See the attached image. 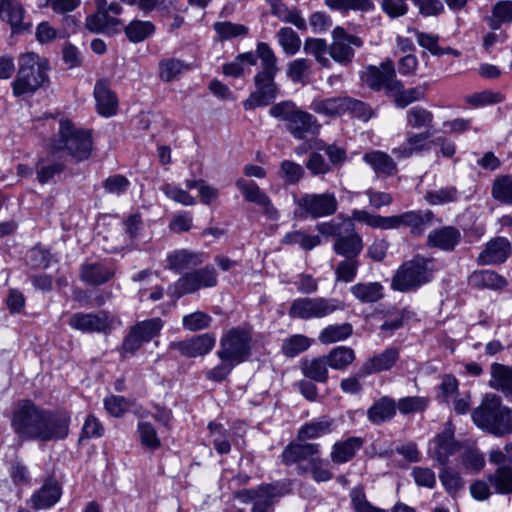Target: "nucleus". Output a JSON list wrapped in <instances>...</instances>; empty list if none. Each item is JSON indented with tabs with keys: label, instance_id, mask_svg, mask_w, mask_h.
Segmentation results:
<instances>
[{
	"label": "nucleus",
	"instance_id": "obj_1",
	"mask_svg": "<svg viewBox=\"0 0 512 512\" xmlns=\"http://www.w3.org/2000/svg\"><path fill=\"white\" fill-rule=\"evenodd\" d=\"M71 418L65 410H47L25 399L17 403L12 413L11 427L25 441L63 440L69 434Z\"/></svg>",
	"mask_w": 512,
	"mask_h": 512
},
{
	"label": "nucleus",
	"instance_id": "obj_2",
	"mask_svg": "<svg viewBox=\"0 0 512 512\" xmlns=\"http://www.w3.org/2000/svg\"><path fill=\"white\" fill-rule=\"evenodd\" d=\"M252 354V334L247 327H233L225 331L220 338L216 352L220 363L209 369L205 376L213 382L224 381L232 370L246 362Z\"/></svg>",
	"mask_w": 512,
	"mask_h": 512
},
{
	"label": "nucleus",
	"instance_id": "obj_3",
	"mask_svg": "<svg viewBox=\"0 0 512 512\" xmlns=\"http://www.w3.org/2000/svg\"><path fill=\"white\" fill-rule=\"evenodd\" d=\"M17 64L16 76L10 83L14 97H32L48 84L50 64L45 57L35 52H25L18 56Z\"/></svg>",
	"mask_w": 512,
	"mask_h": 512
},
{
	"label": "nucleus",
	"instance_id": "obj_4",
	"mask_svg": "<svg viewBox=\"0 0 512 512\" xmlns=\"http://www.w3.org/2000/svg\"><path fill=\"white\" fill-rule=\"evenodd\" d=\"M269 115L282 121L285 130L297 140L318 135L322 127L313 114L299 108L291 100L273 104L269 110Z\"/></svg>",
	"mask_w": 512,
	"mask_h": 512
},
{
	"label": "nucleus",
	"instance_id": "obj_5",
	"mask_svg": "<svg viewBox=\"0 0 512 512\" xmlns=\"http://www.w3.org/2000/svg\"><path fill=\"white\" fill-rule=\"evenodd\" d=\"M474 423L496 436L512 433L511 409L502 405L500 396L489 393L472 413Z\"/></svg>",
	"mask_w": 512,
	"mask_h": 512
},
{
	"label": "nucleus",
	"instance_id": "obj_6",
	"mask_svg": "<svg viewBox=\"0 0 512 512\" xmlns=\"http://www.w3.org/2000/svg\"><path fill=\"white\" fill-rule=\"evenodd\" d=\"M433 260L415 256L399 266L391 281V289L399 292L416 291L433 278Z\"/></svg>",
	"mask_w": 512,
	"mask_h": 512
},
{
	"label": "nucleus",
	"instance_id": "obj_7",
	"mask_svg": "<svg viewBox=\"0 0 512 512\" xmlns=\"http://www.w3.org/2000/svg\"><path fill=\"white\" fill-rule=\"evenodd\" d=\"M57 150H65L77 162L88 159L92 151V139L89 132L77 130L71 121L62 119L59 127Z\"/></svg>",
	"mask_w": 512,
	"mask_h": 512
},
{
	"label": "nucleus",
	"instance_id": "obj_8",
	"mask_svg": "<svg viewBox=\"0 0 512 512\" xmlns=\"http://www.w3.org/2000/svg\"><path fill=\"white\" fill-rule=\"evenodd\" d=\"M340 309V302L334 298L300 297L293 300L288 314L294 319L310 320L327 317Z\"/></svg>",
	"mask_w": 512,
	"mask_h": 512
},
{
	"label": "nucleus",
	"instance_id": "obj_9",
	"mask_svg": "<svg viewBox=\"0 0 512 512\" xmlns=\"http://www.w3.org/2000/svg\"><path fill=\"white\" fill-rule=\"evenodd\" d=\"M163 328L160 318L139 321L130 327L122 342V351L129 354L137 352L143 344L150 342L159 335Z\"/></svg>",
	"mask_w": 512,
	"mask_h": 512
},
{
	"label": "nucleus",
	"instance_id": "obj_10",
	"mask_svg": "<svg viewBox=\"0 0 512 512\" xmlns=\"http://www.w3.org/2000/svg\"><path fill=\"white\" fill-rule=\"evenodd\" d=\"M302 214L311 218L327 217L335 214L338 202L334 193H304L295 199Z\"/></svg>",
	"mask_w": 512,
	"mask_h": 512
},
{
	"label": "nucleus",
	"instance_id": "obj_11",
	"mask_svg": "<svg viewBox=\"0 0 512 512\" xmlns=\"http://www.w3.org/2000/svg\"><path fill=\"white\" fill-rule=\"evenodd\" d=\"M217 285V272L213 266H205L181 276L172 286L173 294L181 297L196 292L201 288Z\"/></svg>",
	"mask_w": 512,
	"mask_h": 512
},
{
	"label": "nucleus",
	"instance_id": "obj_12",
	"mask_svg": "<svg viewBox=\"0 0 512 512\" xmlns=\"http://www.w3.org/2000/svg\"><path fill=\"white\" fill-rule=\"evenodd\" d=\"M362 81L371 89L379 91L385 89L392 92L401 86V82L396 79L394 64L387 60L377 66H368L361 75Z\"/></svg>",
	"mask_w": 512,
	"mask_h": 512
},
{
	"label": "nucleus",
	"instance_id": "obj_13",
	"mask_svg": "<svg viewBox=\"0 0 512 512\" xmlns=\"http://www.w3.org/2000/svg\"><path fill=\"white\" fill-rule=\"evenodd\" d=\"M332 43L329 46V55L340 64H348L352 61L354 47L360 48L363 41L360 37L349 34L343 27L336 26L332 32Z\"/></svg>",
	"mask_w": 512,
	"mask_h": 512
},
{
	"label": "nucleus",
	"instance_id": "obj_14",
	"mask_svg": "<svg viewBox=\"0 0 512 512\" xmlns=\"http://www.w3.org/2000/svg\"><path fill=\"white\" fill-rule=\"evenodd\" d=\"M115 319L106 311L97 313H74L69 319L72 329L83 333H109L114 329Z\"/></svg>",
	"mask_w": 512,
	"mask_h": 512
},
{
	"label": "nucleus",
	"instance_id": "obj_15",
	"mask_svg": "<svg viewBox=\"0 0 512 512\" xmlns=\"http://www.w3.org/2000/svg\"><path fill=\"white\" fill-rule=\"evenodd\" d=\"M291 490V484L288 481H276L268 484H261L256 488L242 489L236 492L235 497L242 503L253 502L265 504L271 499L283 497Z\"/></svg>",
	"mask_w": 512,
	"mask_h": 512
},
{
	"label": "nucleus",
	"instance_id": "obj_16",
	"mask_svg": "<svg viewBox=\"0 0 512 512\" xmlns=\"http://www.w3.org/2000/svg\"><path fill=\"white\" fill-rule=\"evenodd\" d=\"M507 453L499 449L489 453V461L498 465L496 470L488 475V481L497 494H512V466L504 464Z\"/></svg>",
	"mask_w": 512,
	"mask_h": 512
},
{
	"label": "nucleus",
	"instance_id": "obj_17",
	"mask_svg": "<svg viewBox=\"0 0 512 512\" xmlns=\"http://www.w3.org/2000/svg\"><path fill=\"white\" fill-rule=\"evenodd\" d=\"M235 184L241 191L244 199L247 202L254 203L261 207L263 213L269 220L276 221L279 219V211L273 205L270 197L260 189L257 183L252 180L239 178Z\"/></svg>",
	"mask_w": 512,
	"mask_h": 512
},
{
	"label": "nucleus",
	"instance_id": "obj_18",
	"mask_svg": "<svg viewBox=\"0 0 512 512\" xmlns=\"http://www.w3.org/2000/svg\"><path fill=\"white\" fill-rule=\"evenodd\" d=\"M255 91L244 101L245 110L270 105L279 94V87L275 77H254Z\"/></svg>",
	"mask_w": 512,
	"mask_h": 512
},
{
	"label": "nucleus",
	"instance_id": "obj_19",
	"mask_svg": "<svg viewBox=\"0 0 512 512\" xmlns=\"http://www.w3.org/2000/svg\"><path fill=\"white\" fill-rule=\"evenodd\" d=\"M215 346V337L205 333L187 340L174 341L169 344L170 350L178 351L182 356L195 358L208 354Z\"/></svg>",
	"mask_w": 512,
	"mask_h": 512
},
{
	"label": "nucleus",
	"instance_id": "obj_20",
	"mask_svg": "<svg viewBox=\"0 0 512 512\" xmlns=\"http://www.w3.org/2000/svg\"><path fill=\"white\" fill-rule=\"evenodd\" d=\"M431 133L424 131L421 133L407 132L403 143L392 149V154L397 159H408L415 155H421L431 150L432 141L429 140Z\"/></svg>",
	"mask_w": 512,
	"mask_h": 512
},
{
	"label": "nucleus",
	"instance_id": "obj_21",
	"mask_svg": "<svg viewBox=\"0 0 512 512\" xmlns=\"http://www.w3.org/2000/svg\"><path fill=\"white\" fill-rule=\"evenodd\" d=\"M460 449V444L454 439V432L450 427L445 428L429 443V454L441 465H446L449 458Z\"/></svg>",
	"mask_w": 512,
	"mask_h": 512
},
{
	"label": "nucleus",
	"instance_id": "obj_22",
	"mask_svg": "<svg viewBox=\"0 0 512 512\" xmlns=\"http://www.w3.org/2000/svg\"><path fill=\"white\" fill-rule=\"evenodd\" d=\"M115 275L114 266L107 261L85 262L79 269V277L89 286H99L109 282Z\"/></svg>",
	"mask_w": 512,
	"mask_h": 512
},
{
	"label": "nucleus",
	"instance_id": "obj_23",
	"mask_svg": "<svg viewBox=\"0 0 512 512\" xmlns=\"http://www.w3.org/2000/svg\"><path fill=\"white\" fill-rule=\"evenodd\" d=\"M321 446L319 443H308L304 441L290 442L281 453V462L286 466L301 463L310 460L312 457L319 455Z\"/></svg>",
	"mask_w": 512,
	"mask_h": 512
},
{
	"label": "nucleus",
	"instance_id": "obj_24",
	"mask_svg": "<svg viewBox=\"0 0 512 512\" xmlns=\"http://www.w3.org/2000/svg\"><path fill=\"white\" fill-rule=\"evenodd\" d=\"M510 251L511 245L507 238L496 237L486 243L477 261L481 265L500 264L506 261Z\"/></svg>",
	"mask_w": 512,
	"mask_h": 512
},
{
	"label": "nucleus",
	"instance_id": "obj_25",
	"mask_svg": "<svg viewBox=\"0 0 512 512\" xmlns=\"http://www.w3.org/2000/svg\"><path fill=\"white\" fill-rule=\"evenodd\" d=\"M461 232L454 226H443L429 232L427 246L442 251H452L460 243Z\"/></svg>",
	"mask_w": 512,
	"mask_h": 512
},
{
	"label": "nucleus",
	"instance_id": "obj_26",
	"mask_svg": "<svg viewBox=\"0 0 512 512\" xmlns=\"http://www.w3.org/2000/svg\"><path fill=\"white\" fill-rule=\"evenodd\" d=\"M24 16L25 9L18 0H0V19L10 25L12 32L20 33L29 28Z\"/></svg>",
	"mask_w": 512,
	"mask_h": 512
},
{
	"label": "nucleus",
	"instance_id": "obj_27",
	"mask_svg": "<svg viewBox=\"0 0 512 512\" xmlns=\"http://www.w3.org/2000/svg\"><path fill=\"white\" fill-rule=\"evenodd\" d=\"M94 98L98 113L104 117H111L116 114L118 108V99L115 93L110 89L107 80H99L94 87Z\"/></svg>",
	"mask_w": 512,
	"mask_h": 512
},
{
	"label": "nucleus",
	"instance_id": "obj_28",
	"mask_svg": "<svg viewBox=\"0 0 512 512\" xmlns=\"http://www.w3.org/2000/svg\"><path fill=\"white\" fill-rule=\"evenodd\" d=\"M399 359V351L396 348H387L367 359L361 367V376H368L390 370Z\"/></svg>",
	"mask_w": 512,
	"mask_h": 512
},
{
	"label": "nucleus",
	"instance_id": "obj_29",
	"mask_svg": "<svg viewBox=\"0 0 512 512\" xmlns=\"http://www.w3.org/2000/svg\"><path fill=\"white\" fill-rule=\"evenodd\" d=\"M346 96L315 97L309 104L314 113L327 118H337L345 115Z\"/></svg>",
	"mask_w": 512,
	"mask_h": 512
},
{
	"label": "nucleus",
	"instance_id": "obj_30",
	"mask_svg": "<svg viewBox=\"0 0 512 512\" xmlns=\"http://www.w3.org/2000/svg\"><path fill=\"white\" fill-rule=\"evenodd\" d=\"M378 177H391L397 174L398 168L394 159L386 152L374 150L362 157Z\"/></svg>",
	"mask_w": 512,
	"mask_h": 512
},
{
	"label": "nucleus",
	"instance_id": "obj_31",
	"mask_svg": "<svg viewBox=\"0 0 512 512\" xmlns=\"http://www.w3.org/2000/svg\"><path fill=\"white\" fill-rule=\"evenodd\" d=\"M363 444V438L355 436L335 442L330 452L331 461L335 464H344L351 461Z\"/></svg>",
	"mask_w": 512,
	"mask_h": 512
},
{
	"label": "nucleus",
	"instance_id": "obj_32",
	"mask_svg": "<svg viewBox=\"0 0 512 512\" xmlns=\"http://www.w3.org/2000/svg\"><path fill=\"white\" fill-rule=\"evenodd\" d=\"M363 249L362 239L355 232L354 224L352 230L343 231L334 243V251L346 259H356Z\"/></svg>",
	"mask_w": 512,
	"mask_h": 512
},
{
	"label": "nucleus",
	"instance_id": "obj_33",
	"mask_svg": "<svg viewBox=\"0 0 512 512\" xmlns=\"http://www.w3.org/2000/svg\"><path fill=\"white\" fill-rule=\"evenodd\" d=\"M396 415V401L390 396H382L367 410V419L374 425L391 421Z\"/></svg>",
	"mask_w": 512,
	"mask_h": 512
},
{
	"label": "nucleus",
	"instance_id": "obj_34",
	"mask_svg": "<svg viewBox=\"0 0 512 512\" xmlns=\"http://www.w3.org/2000/svg\"><path fill=\"white\" fill-rule=\"evenodd\" d=\"M61 494L60 485L55 481H48L32 494L30 503L37 510L47 509L54 506L60 500Z\"/></svg>",
	"mask_w": 512,
	"mask_h": 512
},
{
	"label": "nucleus",
	"instance_id": "obj_35",
	"mask_svg": "<svg viewBox=\"0 0 512 512\" xmlns=\"http://www.w3.org/2000/svg\"><path fill=\"white\" fill-rule=\"evenodd\" d=\"M166 268L174 273H181L184 270L191 269L202 263V259L198 253L179 249L167 254Z\"/></svg>",
	"mask_w": 512,
	"mask_h": 512
},
{
	"label": "nucleus",
	"instance_id": "obj_36",
	"mask_svg": "<svg viewBox=\"0 0 512 512\" xmlns=\"http://www.w3.org/2000/svg\"><path fill=\"white\" fill-rule=\"evenodd\" d=\"M254 55L256 62L259 60L258 72L254 77H276L279 69L277 58L271 47L265 42H259Z\"/></svg>",
	"mask_w": 512,
	"mask_h": 512
},
{
	"label": "nucleus",
	"instance_id": "obj_37",
	"mask_svg": "<svg viewBox=\"0 0 512 512\" xmlns=\"http://www.w3.org/2000/svg\"><path fill=\"white\" fill-rule=\"evenodd\" d=\"M490 374L489 386L502 392L505 397L512 399V367L493 363Z\"/></svg>",
	"mask_w": 512,
	"mask_h": 512
},
{
	"label": "nucleus",
	"instance_id": "obj_38",
	"mask_svg": "<svg viewBox=\"0 0 512 512\" xmlns=\"http://www.w3.org/2000/svg\"><path fill=\"white\" fill-rule=\"evenodd\" d=\"M328 362L325 356L312 359H302L300 361V370L302 374L315 382L326 383L329 378Z\"/></svg>",
	"mask_w": 512,
	"mask_h": 512
},
{
	"label": "nucleus",
	"instance_id": "obj_39",
	"mask_svg": "<svg viewBox=\"0 0 512 512\" xmlns=\"http://www.w3.org/2000/svg\"><path fill=\"white\" fill-rule=\"evenodd\" d=\"M308 472H310L312 479L317 483L328 482L334 476L330 469V462L320 458L318 455L309 460L308 466H297V473L299 475H305Z\"/></svg>",
	"mask_w": 512,
	"mask_h": 512
},
{
	"label": "nucleus",
	"instance_id": "obj_40",
	"mask_svg": "<svg viewBox=\"0 0 512 512\" xmlns=\"http://www.w3.org/2000/svg\"><path fill=\"white\" fill-rule=\"evenodd\" d=\"M350 292L359 302L372 304L384 297V286L380 282H360L351 286Z\"/></svg>",
	"mask_w": 512,
	"mask_h": 512
},
{
	"label": "nucleus",
	"instance_id": "obj_41",
	"mask_svg": "<svg viewBox=\"0 0 512 512\" xmlns=\"http://www.w3.org/2000/svg\"><path fill=\"white\" fill-rule=\"evenodd\" d=\"M352 218L374 229L396 230L394 215L382 216L371 214L366 210H354Z\"/></svg>",
	"mask_w": 512,
	"mask_h": 512
},
{
	"label": "nucleus",
	"instance_id": "obj_42",
	"mask_svg": "<svg viewBox=\"0 0 512 512\" xmlns=\"http://www.w3.org/2000/svg\"><path fill=\"white\" fill-rule=\"evenodd\" d=\"M332 420L328 417H321L302 425L297 433V440L305 441L320 438L331 432Z\"/></svg>",
	"mask_w": 512,
	"mask_h": 512
},
{
	"label": "nucleus",
	"instance_id": "obj_43",
	"mask_svg": "<svg viewBox=\"0 0 512 512\" xmlns=\"http://www.w3.org/2000/svg\"><path fill=\"white\" fill-rule=\"evenodd\" d=\"M156 31L153 22L133 19L124 28L127 39L132 43H140L152 36Z\"/></svg>",
	"mask_w": 512,
	"mask_h": 512
},
{
	"label": "nucleus",
	"instance_id": "obj_44",
	"mask_svg": "<svg viewBox=\"0 0 512 512\" xmlns=\"http://www.w3.org/2000/svg\"><path fill=\"white\" fill-rule=\"evenodd\" d=\"M433 123V113L424 107L413 106L406 112V125L410 129L429 131L433 128Z\"/></svg>",
	"mask_w": 512,
	"mask_h": 512
},
{
	"label": "nucleus",
	"instance_id": "obj_45",
	"mask_svg": "<svg viewBox=\"0 0 512 512\" xmlns=\"http://www.w3.org/2000/svg\"><path fill=\"white\" fill-rule=\"evenodd\" d=\"M470 283L473 286L498 290L507 285L506 279L492 270H480L471 274Z\"/></svg>",
	"mask_w": 512,
	"mask_h": 512
},
{
	"label": "nucleus",
	"instance_id": "obj_46",
	"mask_svg": "<svg viewBox=\"0 0 512 512\" xmlns=\"http://www.w3.org/2000/svg\"><path fill=\"white\" fill-rule=\"evenodd\" d=\"M461 196L462 193L457 187L450 185L427 191L424 195V199L429 205L438 206L458 202Z\"/></svg>",
	"mask_w": 512,
	"mask_h": 512
},
{
	"label": "nucleus",
	"instance_id": "obj_47",
	"mask_svg": "<svg viewBox=\"0 0 512 512\" xmlns=\"http://www.w3.org/2000/svg\"><path fill=\"white\" fill-rule=\"evenodd\" d=\"M353 333L350 323L331 324L323 328L318 336L322 344H332L348 339Z\"/></svg>",
	"mask_w": 512,
	"mask_h": 512
},
{
	"label": "nucleus",
	"instance_id": "obj_48",
	"mask_svg": "<svg viewBox=\"0 0 512 512\" xmlns=\"http://www.w3.org/2000/svg\"><path fill=\"white\" fill-rule=\"evenodd\" d=\"M512 21V1H498L492 8V13L486 22L492 30H498L504 24Z\"/></svg>",
	"mask_w": 512,
	"mask_h": 512
},
{
	"label": "nucleus",
	"instance_id": "obj_49",
	"mask_svg": "<svg viewBox=\"0 0 512 512\" xmlns=\"http://www.w3.org/2000/svg\"><path fill=\"white\" fill-rule=\"evenodd\" d=\"M434 214L430 210L407 211V228L413 236H421L431 224Z\"/></svg>",
	"mask_w": 512,
	"mask_h": 512
},
{
	"label": "nucleus",
	"instance_id": "obj_50",
	"mask_svg": "<svg viewBox=\"0 0 512 512\" xmlns=\"http://www.w3.org/2000/svg\"><path fill=\"white\" fill-rule=\"evenodd\" d=\"M329 367L335 370H344L352 364L356 358L352 348L347 346H337L325 356Z\"/></svg>",
	"mask_w": 512,
	"mask_h": 512
},
{
	"label": "nucleus",
	"instance_id": "obj_51",
	"mask_svg": "<svg viewBox=\"0 0 512 512\" xmlns=\"http://www.w3.org/2000/svg\"><path fill=\"white\" fill-rule=\"evenodd\" d=\"M208 429L212 437V443L217 453L224 455L231 451L233 434L226 430L221 424L209 423Z\"/></svg>",
	"mask_w": 512,
	"mask_h": 512
},
{
	"label": "nucleus",
	"instance_id": "obj_52",
	"mask_svg": "<svg viewBox=\"0 0 512 512\" xmlns=\"http://www.w3.org/2000/svg\"><path fill=\"white\" fill-rule=\"evenodd\" d=\"M256 65V56L253 52L239 54L235 59L223 65L222 70L226 76L234 78L244 74L246 68Z\"/></svg>",
	"mask_w": 512,
	"mask_h": 512
},
{
	"label": "nucleus",
	"instance_id": "obj_53",
	"mask_svg": "<svg viewBox=\"0 0 512 512\" xmlns=\"http://www.w3.org/2000/svg\"><path fill=\"white\" fill-rule=\"evenodd\" d=\"M190 69V65L176 58H165L159 62V77L164 82H171Z\"/></svg>",
	"mask_w": 512,
	"mask_h": 512
},
{
	"label": "nucleus",
	"instance_id": "obj_54",
	"mask_svg": "<svg viewBox=\"0 0 512 512\" xmlns=\"http://www.w3.org/2000/svg\"><path fill=\"white\" fill-rule=\"evenodd\" d=\"M282 242L290 245H298L301 249L310 251L320 245L321 239L318 235H309L304 231L295 230L285 234Z\"/></svg>",
	"mask_w": 512,
	"mask_h": 512
},
{
	"label": "nucleus",
	"instance_id": "obj_55",
	"mask_svg": "<svg viewBox=\"0 0 512 512\" xmlns=\"http://www.w3.org/2000/svg\"><path fill=\"white\" fill-rule=\"evenodd\" d=\"M304 51L315 57L316 61L324 67L330 66L328 58L329 47L324 39L308 38L304 43Z\"/></svg>",
	"mask_w": 512,
	"mask_h": 512
},
{
	"label": "nucleus",
	"instance_id": "obj_56",
	"mask_svg": "<svg viewBox=\"0 0 512 512\" xmlns=\"http://www.w3.org/2000/svg\"><path fill=\"white\" fill-rule=\"evenodd\" d=\"M213 29L221 41L231 40L248 34V28L246 26L230 21L215 22Z\"/></svg>",
	"mask_w": 512,
	"mask_h": 512
},
{
	"label": "nucleus",
	"instance_id": "obj_57",
	"mask_svg": "<svg viewBox=\"0 0 512 512\" xmlns=\"http://www.w3.org/2000/svg\"><path fill=\"white\" fill-rule=\"evenodd\" d=\"M505 96L500 91L483 90L465 97V102L474 108L503 102Z\"/></svg>",
	"mask_w": 512,
	"mask_h": 512
},
{
	"label": "nucleus",
	"instance_id": "obj_58",
	"mask_svg": "<svg viewBox=\"0 0 512 512\" xmlns=\"http://www.w3.org/2000/svg\"><path fill=\"white\" fill-rule=\"evenodd\" d=\"M312 344L310 338L302 334H295L283 340L282 352L287 357H295L308 350Z\"/></svg>",
	"mask_w": 512,
	"mask_h": 512
},
{
	"label": "nucleus",
	"instance_id": "obj_59",
	"mask_svg": "<svg viewBox=\"0 0 512 512\" xmlns=\"http://www.w3.org/2000/svg\"><path fill=\"white\" fill-rule=\"evenodd\" d=\"M392 92H395L394 102L396 107L401 109L425 97V90L422 87L403 89V85L401 84L400 87L394 89Z\"/></svg>",
	"mask_w": 512,
	"mask_h": 512
},
{
	"label": "nucleus",
	"instance_id": "obj_60",
	"mask_svg": "<svg viewBox=\"0 0 512 512\" xmlns=\"http://www.w3.org/2000/svg\"><path fill=\"white\" fill-rule=\"evenodd\" d=\"M63 170V163L40 160L36 166L37 180L42 185L47 184L53 180L56 175H60Z\"/></svg>",
	"mask_w": 512,
	"mask_h": 512
},
{
	"label": "nucleus",
	"instance_id": "obj_61",
	"mask_svg": "<svg viewBox=\"0 0 512 512\" xmlns=\"http://www.w3.org/2000/svg\"><path fill=\"white\" fill-rule=\"evenodd\" d=\"M351 507L354 512H388L374 506L367 500L363 487L356 486L350 491Z\"/></svg>",
	"mask_w": 512,
	"mask_h": 512
},
{
	"label": "nucleus",
	"instance_id": "obj_62",
	"mask_svg": "<svg viewBox=\"0 0 512 512\" xmlns=\"http://www.w3.org/2000/svg\"><path fill=\"white\" fill-rule=\"evenodd\" d=\"M279 45L288 55L296 54L301 46V40L297 33L290 27H283L277 33Z\"/></svg>",
	"mask_w": 512,
	"mask_h": 512
},
{
	"label": "nucleus",
	"instance_id": "obj_63",
	"mask_svg": "<svg viewBox=\"0 0 512 512\" xmlns=\"http://www.w3.org/2000/svg\"><path fill=\"white\" fill-rule=\"evenodd\" d=\"M279 174L286 185H295L304 177L305 170L299 163L283 160L280 163Z\"/></svg>",
	"mask_w": 512,
	"mask_h": 512
},
{
	"label": "nucleus",
	"instance_id": "obj_64",
	"mask_svg": "<svg viewBox=\"0 0 512 512\" xmlns=\"http://www.w3.org/2000/svg\"><path fill=\"white\" fill-rule=\"evenodd\" d=\"M492 196L501 203L512 204V177L506 175L497 178L492 186Z\"/></svg>",
	"mask_w": 512,
	"mask_h": 512
}]
</instances>
